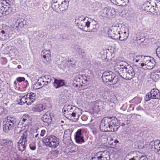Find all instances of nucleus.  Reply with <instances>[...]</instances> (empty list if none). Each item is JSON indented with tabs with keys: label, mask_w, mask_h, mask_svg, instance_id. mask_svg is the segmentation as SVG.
<instances>
[{
	"label": "nucleus",
	"mask_w": 160,
	"mask_h": 160,
	"mask_svg": "<svg viewBox=\"0 0 160 160\" xmlns=\"http://www.w3.org/2000/svg\"><path fill=\"white\" fill-rule=\"evenodd\" d=\"M120 121L115 117H107L103 118L100 123L99 129L97 138H100L103 136L102 132L117 131L120 126Z\"/></svg>",
	"instance_id": "obj_1"
},
{
	"label": "nucleus",
	"mask_w": 160,
	"mask_h": 160,
	"mask_svg": "<svg viewBox=\"0 0 160 160\" xmlns=\"http://www.w3.org/2000/svg\"><path fill=\"white\" fill-rule=\"evenodd\" d=\"M114 68V71L124 79L131 80L134 76L135 73L133 68L124 61H117Z\"/></svg>",
	"instance_id": "obj_2"
},
{
	"label": "nucleus",
	"mask_w": 160,
	"mask_h": 160,
	"mask_svg": "<svg viewBox=\"0 0 160 160\" xmlns=\"http://www.w3.org/2000/svg\"><path fill=\"white\" fill-rule=\"evenodd\" d=\"M63 109H64V112H67L69 114H71L73 118L75 119V121L78 120L82 113V110L80 108L74 106L65 105L64 106Z\"/></svg>",
	"instance_id": "obj_3"
},
{
	"label": "nucleus",
	"mask_w": 160,
	"mask_h": 160,
	"mask_svg": "<svg viewBox=\"0 0 160 160\" xmlns=\"http://www.w3.org/2000/svg\"><path fill=\"white\" fill-rule=\"evenodd\" d=\"M42 142L46 146L52 148H56L59 144L58 139L53 135L46 136L43 138Z\"/></svg>",
	"instance_id": "obj_4"
},
{
	"label": "nucleus",
	"mask_w": 160,
	"mask_h": 160,
	"mask_svg": "<svg viewBox=\"0 0 160 160\" xmlns=\"http://www.w3.org/2000/svg\"><path fill=\"white\" fill-rule=\"evenodd\" d=\"M16 119L13 117L8 116L3 121V130L4 132H7L13 129L16 124Z\"/></svg>",
	"instance_id": "obj_5"
},
{
	"label": "nucleus",
	"mask_w": 160,
	"mask_h": 160,
	"mask_svg": "<svg viewBox=\"0 0 160 160\" xmlns=\"http://www.w3.org/2000/svg\"><path fill=\"white\" fill-rule=\"evenodd\" d=\"M86 18L83 16H81L78 18V19H76V22L78 21L77 22L78 26L81 30L87 32L88 30V28L90 27L91 22L88 20L86 21Z\"/></svg>",
	"instance_id": "obj_6"
},
{
	"label": "nucleus",
	"mask_w": 160,
	"mask_h": 160,
	"mask_svg": "<svg viewBox=\"0 0 160 160\" xmlns=\"http://www.w3.org/2000/svg\"><path fill=\"white\" fill-rule=\"evenodd\" d=\"M115 73L111 71H107L102 74V80L103 82L107 86L112 85L113 79Z\"/></svg>",
	"instance_id": "obj_7"
},
{
	"label": "nucleus",
	"mask_w": 160,
	"mask_h": 160,
	"mask_svg": "<svg viewBox=\"0 0 160 160\" xmlns=\"http://www.w3.org/2000/svg\"><path fill=\"white\" fill-rule=\"evenodd\" d=\"M28 133L26 131H24L21 136L18 143V150L21 152L23 151L26 147L27 143Z\"/></svg>",
	"instance_id": "obj_8"
},
{
	"label": "nucleus",
	"mask_w": 160,
	"mask_h": 160,
	"mask_svg": "<svg viewBox=\"0 0 160 160\" xmlns=\"http://www.w3.org/2000/svg\"><path fill=\"white\" fill-rule=\"evenodd\" d=\"M110 159L109 153L106 150L98 152L94 157L92 158V160H109Z\"/></svg>",
	"instance_id": "obj_9"
},
{
	"label": "nucleus",
	"mask_w": 160,
	"mask_h": 160,
	"mask_svg": "<svg viewBox=\"0 0 160 160\" xmlns=\"http://www.w3.org/2000/svg\"><path fill=\"white\" fill-rule=\"evenodd\" d=\"M151 99H160V94L158 89H152L145 97L144 100H150Z\"/></svg>",
	"instance_id": "obj_10"
},
{
	"label": "nucleus",
	"mask_w": 160,
	"mask_h": 160,
	"mask_svg": "<svg viewBox=\"0 0 160 160\" xmlns=\"http://www.w3.org/2000/svg\"><path fill=\"white\" fill-rule=\"evenodd\" d=\"M10 28L8 26H6L5 30H0V40H5L9 39L11 36L12 33L10 32Z\"/></svg>",
	"instance_id": "obj_11"
},
{
	"label": "nucleus",
	"mask_w": 160,
	"mask_h": 160,
	"mask_svg": "<svg viewBox=\"0 0 160 160\" xmlns=\"http://www.w3.org/2000/svg\"><path fill=\"white\" fill-rule=\"evenodd\" d=\"M149 145L152 150L160 155V140H152L150 142Z\"/></svg>",
	"instance_id": "obj_12"
},
{
	"label": "nucleus",
	"mask_w": 160,
	"mask_h": 160,
	"mask_svg": "<svg viewBox=\"0 0 160 160\" xmlns=\"http://www.w3.org/2000/svg\"><path fill=\"white\" fill-rule=\"evenodd\" d=\"M82 131V129H80L78 130L76 132L75 139L76 143L78 144H82L85 142Z\"/></svg>",
	"instance_id": "obj_13"
},
{
	"label": "nucleus",
	"mask_w": 160,
	"mask_h": 160,
	"mask_svg": "<svg viewBox=\"0 0 160 160\" xmlns=\"http://www.w3.org/2000/svg\"><path fill=\"white\" fill-rule=\"evenodd\" d=\"M88 20L90 22L92 23L90 27V29L88 30V32H97L99 28V26L97 22L91 18H89Z\"/></svg>",
	"instance_id": "obj_14"
},
{
	"label": "nucleus",
	"mask_w": 160,
	"mask_h": 160,
	"mask_svg": "<svg viewBox=\"0 0 160 160\" xmlns=\"http://www.w3.org/2000/svg\"><path fill=\"white\" fill-rule=\"evenodd\" d=\"M62 65L63 66V67H71L75 68L76 66V62L72 58L69 60H66L62 61Z\"/></svg>",
	"instance_id": "obj_15"
},
{
	"label": "nucleus",
	"mask_w": 160,
	"mask_h": 160,
	"mask_svg": "<svg viewBox=\"0 0 160 160\" xmlns=\"http://www.w3.org/2000/svg\"><path fill=\"white\" fill-rule=\"evenodd\" d=\"M83 78V80L84 81H88L87 78L85 77V78L83 77V76H82L81 77H79L78 78H75L73 81L72 82V85L73 86L78 87V86H82V85L81 84V83H84V81H81V79Z\"/></svg>",
	"instance_id": "obj_16"
},
{
	"label": "nucleus",
	"mask_w": 160,
	"mask_h": 160,
	"mask_svg": "<svg viewBox=\"0 0 160 160\" xmlns=\"http://www.w3.org/2000/svg\"><path fill=\"white\" fill-rule=\"evenodd\" d=\"M12 142L8 139H2L0 140V145L5 146L6 148L7 151L12 148Z\"/></svg>",
	"instance_id": "obj_17"
},
{
	"label": "nucleus",
	"mask_w": 160,
	"mask_h": 160,
	"mask_svg": "<svg viewBox=\"0 0 160 160\" xmlns=\"http://www.w3.org/2000/svg\"><path fill=\"white\" fill-rule=\"evenodd\" d=\"M102 103V101H95L93 102L92 110L94 113H98L100 111L99 107L101 106Z\"/></svg>",
	"instance_id": "obj_18"
},
{
	"label": "nucleus",
	"mask_w": 160,
	"mask_h": 160,
	"mask_svg": "<svg viewBox=\"0 0 160 160\" xmlns=\"http://www.w3.org/2000/svg\"><path fill=\"white\" fill-rule=\"evenodd\" d=\"M46 85L45 83L44 82V81L42 77L39 78L37 80V82L33 85V88L35 89H37L42 88L43 86Z\"/></svg>",
	"instance_id": "obj_19"
},
{
	"label": "nucleus",
	"mask_w": 160,
	"mask_h": 160,
	"mask_svg": "<svg viewBox=\"0 0 160 160\" xmlns=\"http://www.w3.org/2000/svg\"><path fill=\"white\" fill-rule=\"evenodd\" d=\"M11 8L6 5L2 6L0 7V14L1 15H6L9 14L11 12Z\"/></svg>",
	"instance_id": "obj_20"
},
{
	"label": "nucleus",
	"mask_w": 160,
	"mask_h": 160,
	"mask_svg": "<svg viewBox=\"0 0 160 160\" xmlns=\"http://www.w3.org/2000/svg\"><path fill=\"white\" fill-rule=\"evenodd\" d=\"M54 79L53 85L55 88H58L65 85V83L64 80L56 78H54Z\"/></svg>",
	"instance_id": "obj_21"
},
{
	"label": "nucleus",
	"mask_w": 160,
	"mask_h": 160,
	"mask_svg": "<svg viewBox=\"0 0 160 160\" xmlns=\"http://www.w3.org/2000/svg\"><path fill=\"white\" fill-rule=\"evenodd\" d=\"M41 55L44 60L47 62L50 61L51 60V54L49 50H44L41 52Z\"/></svg>",
	"instance_id": "obj_22"
},
{
	"label": "nucleus",
	"mask_w": 160,
	"mask_h": 160,
	"mask_svg": "<svg viewBox=\"0 0 160 160\" xmlns=\"http://www.w3.org/2000/svg\"><path fill=\"white\" fill-rule=\"evenodd\" d=\"M52 8L53 10L56 12H58L60 11V6L57 0H52Z\"/></svg>",
	"instance_id": "obj_23"
},
{
	"label": "nucleus",
	"mask_w": 160,
	"mask_h": 160,
	"mask_svg": "<svg viewBox=\"0 0 160 160\" xmlns=\"http://www.w3.org/2000/svg\"><path fill=\"white\" fill-rule=\"evenodd\" d=\"M27 21L25 19L21 18L19 20H18L16 22V25H18L16 27L18 28H21L23 27L24 26L26 25Z\"/></svg>",
	"instance_id": "obj_24"
},
{
	"label": "nucleus",
	"mask_w": 160,
	"mask_h": 160,
	"mask_svg": "<svg viewBox=\"0 0 160 160\" xmlns=\"http://www.w3.org/2000/svg\"><path fill=\"white\" fill-rule=\"evenodd\" d=\"M72 131L71 129H68L66 130L64 132V134L63 136V142L66 143V138H67L68 139L70 138L71 134Z\"/></svg>",
	"instance_id": "obj_25"
},
{
	"label": "nucleus",
	"mask_w": 160,
	"mask_h": 160,
	"mask_svg": "<svg viewBox=\"0 0 160 160\" xmlns=\"http://www.w3.org/2000/svg\"><path fill=\"white\" fill-rule=\"evenodd\" d=\"M69 6V1L64 0L61 2L60 5V11L63 12L68 9Z\"/></svg>",
	"instance_id": "obj_26"
},
{
	"label": "nucleus",
	"mask_w": 160,
	"mask_h": 160,
	"mask_svg": "<svg viewBox=\"0 0 160 160\" xmlns=\"http://www.w3.org/2000/svg\"><path fill=\"white\" fill-rule=\"evenodd\" d=\"M36 94L35 93L33 92H31L28 93L26 95H24L22 98L20 99V100H22V99H25V100L28 99L30 100H35V96Z\"/></svg>",
	"instance_id": "obj_27"
},
{
	"label": "nucleus",
	"mask_w": 160,
	"mask_h": 160,
	"mask_svg": "<svg viewBox=\"0 0 160 160\" xmlns=\"http://www.w3.org/2000/svg\"><path fill=\"white\" fill-rule=\"evenodd\" d=\"M46 108V105L40 104L36 105L33 108L35 111L41 112L45 110Z\"/></svg>",
	"instance_id": "obj_28"
},
{
	"label": "nucleus",
	"mask_w": 160,
	"mask_h": 160,
	"mask_svg": "<svg viewBox=\"0 0 160 160\" xmlns=\"http://www.w3.org/2000/svg\"><path fill=\"white\" fill-rule=\"evenodd\" d=\"M42 120L43 122L48 124L52 121L51 117L50 115L46 114L43 116Z\"/></svg>",
	"instance_id": "obj_29"
},
{
	"label": "nucleus",
	"mask_w": 160,
	"mask_h": 160,
	"mask_svg": "<svg viewBox=\"0 0 160 160\" xmlns=\"http://www.w3.org/2000/svg\"><path fill=\"white\" fill-rule=\"evenodd\" d=\"M127 29V32L125 31L123 32L120 33V40L121 41L126 40L128 38L129 35L128 30Z\"/></svg>",
	"instance_id": "obj_30"
},
{
	"label": "nucleus",
	"mask_w": 160,
	"mask_h": 160,
	"mask_svg": "<svg viewBox=\"0 0 160 160\" xmlns=\"http://www.w3.org/2000/svg\"><path fill=\"white\" fill-rule=\"evenodd\" d=\"M29 116L28 115H24L22 117V121H20L19 123L22 124V125L25 127L26 125H28V122Z\"/></svg>",
	"instance_id": "obj_31"
},
{
	"label": "nucleus",
	"mask_w": 160,
	"mask_h": 160,
	"mask_svg": "<svg viewBox=\"0 0 160 160\" xmlns=\"http://www.w3.org/2000/svg\"><path fill=\"white\" fill-rule=\"evenodd\" d=\"M118 26L117 27V26H114L113 27V29L116 30L115 34V35L114 36H113L112 39L115 40L118 39H120L119 36H120V32L118 31Z\"/></svg>",
	"instance_id": "obj_32"
},
{
	"label": "nucleus",
	"mask_w": 160,
	"mask_h": 160,
	"mask_svg": "<svg viewBox=\"0 0 160 160\" xmlns=\"http://www.w3.org/2000/svg\"><path fill=\"white\" fill-rule=\"evenodd\" d=\"M129 0H114V2L116 4L118 5H126L128 4Z\"/></svg>",
	"instance_id": "obj_33"
},
{
	"label": "nucleus",
	"mask_w": 160,
	"mask_h": 160,
	"mask_svg": "<svg viewBox=\"0 0 160 160\" xmlns=\"http://www.w3.org/2000/svg\"><path fill=\"white\" fill-rule=\"evenodd\" d=\"M136 59V62H138L139 61H140V62H142V60H143L144 62H146V61L145 59L146 58H149L148 56H144L142 55H135Z\"/></svg>",
	"instance_id": "obj_34"
},
{
	"label": "nucleus",
	"mask_w": 160,
	"mask_h": 160,
	"mask_svg": "<svg viewBox=\"0 0 160 160\" xmlns=\"http://www.w3.org/2000/svg\"><path fill=\"white\" fill-rule=\"evenodd\" d=\"M152 1L150 2H147L146 3L143 4V6L144 7L145 10L148 12L150 10V8L152 7Z\"/></svg>",
	"instance_id": "obj_35"
},
{
	"label": "nucleus",
	"mask_w": 160,
	"mask_h": 160,
	"mask_svg": "<svg viewBox=\"0 0 160 160\" xmlns=\"http://www.w3.org/2000/svg\"><path fill=\"white\" fill-rule=\"evenodd\" d=\"M108 10H107L108 17V16H112L116 13L115 10L113 8H111L109 7H107Z\"/></svg>",
	"instance_id": "obj_36"
},
{
	"label": "nucleus",
	"mask_w": 160,
	"mask_h": 160,
	"mask_svg": "<svg viewBox=\"0 0 160 160\" xmlns=\"http://www.w3.org/2000/svg\"><path fill=\"white\" fill-rule=\"evenodd\" d=\"M108 10V9L107 7L104 8V9L100 12V14L104 18L108 17L107 10Z\"/></svg>",
	"instance_id": "obj_37"
},
{
	"label": "nucleus",
	"mask_w": 160,
	"mask_h": 160,
	"mask_svg": "<svg viewBox=\"0 0 160 160\" xmlns=\"http://www.w3.org/2000/svg\"><path fill=\"white\" fill-rule=\"evenodd\" d=\"M58 153L56 150L52 151L49 154V156H50V157L52 158L54 157H57Z\"/></svg>",
	"instance_id": "obj_38"
},
{
	"label": "nucleus",
	"mask_w": 160,
	"mask_h": 160,
	"mask_svg": "<svg viewBox=\"0 0 160 160\" xmlns=\"http://www.w3.org/2000/svg\"><path fill=\"white\" fill-rule=\"evenodd\" d=\"M115 30L113 29V27H112V29H110L108 31V36L111 38H112L113 36L114 35V33Z\"/></svg>",
	"instance_id": "obj_39"
},
{
	"label": "nucleus",
	"mask_w": 160,
	"mask_h": 160,
	"mask_svg": "<svg viewBox=\"0 0 160 160\" xmlns=\"http://www.w3.org/2000/svg\"><path fill=\"white\" fill-rule=\"evenodd\" d=\"M113 78H114L113 79L112 85L116 84L120 80L119 77L115 74L113 76Z\"/></svg>",
	"instance_id": "obj_40"
},
{
	"label": "nucleus",
	"mask_w": 160,
	"mask_h": 160,
	"mask_svg": "<svg viewBox=\"0 0 160 160\" xmlns=\"http://www.w3.org/2000/svg\"><path fill=\"white\" fill-rule=\"evenodd\" d=\"M155 5V8H157V12H158L160 14V1L155 2L154 3Z\"/></svg>",
	"instance_id": "obj_41"
},
{
	"label": "nucleus",
	"mask_w": 160,
	"mask_h": 160,
	"mask_svg": "<svg viewBox=\"0 0 160 160\" xmlns=\"http://www.w3.org/2000/svg\"><path fill=\"white\" fill-rule=\"evenodd\" d=\"M154 3H155L152 2V7L151 8H150V10L148 11L152 13H154V12H157V8H155V5L154 4Z\"/></svg>",
	"instance_id": "obj_42"
},
{
	"label": "nucleus",
	"mask_w": 160,
	"mask_h": 160,
	"mask_svg": "<svg viewBox=\"0 0 160 160\" xmlns=\"http://www.w3.org/2000/svg\"><path fill=\"white\" fill-rule=\"evenodd\" d=\"M20 102H19L18 104L20 105H22L25 103H27V105H31L32 103L34 102V101H31V102H27V101H25V102H23V101H20Z\"/></svg>",
	"instance_id": "obj_43"
},
{
	"label": "nucleus",
	"mask_w": 160,
	"mask_h": 160,
	"mask_svg": "<svg viewBox=\"0 0 160 160\" xmlns=\"http://www.w3.org/2000/svg\"><path fill=\"white\" fill-rule=\"evenodd\" d=\"M33 138L34 139L35 141H40L41 139L40 137L39 136L38 133H35L33 135Z\"/></svg>",
	"instance_id": "obj_44"
},
{
	"label": "nucleus",
	"mask_w": 160,
	"mask_h": 160,
	"mask_svg": "<svg viewBox=\"0 0 160 160\" xmlns=\"http://www.w3.org/2000/svg\"><path fill=\"white\" fill-rule=\"evenodd\" d=\"M152 58V60H151V63L150 64H148V66H149L151 67V69L152 68L154 67L156 63V62L155 61V60L154 58Z\"/></svg>",
	"instance_id": "obj_45"
},
{
	"label": "nucleus",
	"mask_w": 160,
	"mask_h": 160,
	"mask_svg": "<svg viewBox=\"0 0 160 160\" xmlns=\"http://www.w3.org/2000/svg\"><path fill=\"white\" fill-rule=\"evenodd\" d=\"M30 149L32 150H35L36 149V144L35 143H32L29 145Z\"/></svg>",
	"instance_id": "obj_46"
},
{
	"label": "nucleus",
	"mask_w": 160,
	"mask_h": 160,
	"mask_svg": "<svg viewBox=\"0 0 160 160\" xmlns=\"http://www.w3.org/2000/svg\"><path fill=\"white\" fill-rule=\"evenodd\" d=\"M47 81H46V84H48V83H50L51 80L52 78L49 75H45Z\"/></svg>",
	"instance_id": "obj_47"
},
{
	"label": "nucleus",
	"mask_w": 160,
	"mask_h": 160,
	"mask_svg": "<svg viewBox=\"0 0 160 160\" xmlns=\"http://www.w3.org/2000/svg\"><path fill=\"white\" fill-rule=\"evenodd\" d=\"M6 114V113H5V110L3 107L0 106V116H4Z\"/></svg>",
	"instance_id": "obj_48"
},
{
	"label": "nucleus",
	"mask_w": 160,
	"mask_h": 160,
	"mask_svg": "<svg viewBox=\"0 0 160 160\" xmlns=\"http://www.w3.org/2000/svg\"><path fill=\"white\" fill-rule=\"evenodd\" d=\"M16 81L19 82H21L22 81H25V78L23 77H18L16 78Z\"/></svg>",
	"instance_id": "obj_49"
},
{
	"label": "nucleus",
	"mask_w": 160,
	"mask_h": 160,
	"mask_svg": "<svg viewBox=\"0 0 160 160\" xmlns=\"http://www.w3.org/2000/svg\"><path fill=\"white\" fill-rule=\"evenodd\" d=\"M156 54L158 58H160V46L158 47L156 49Z\"/></svg>",
	"instance_id": "obj_50"
},
{
	"label": "nucleus",
	"mask_w": 160,
	"mask_h": 160,
	"mask_svg": "<svg viewBox=\"0 0 160 160\" xmlns=\"http://www.w3.org/2000/svg\"><path fill=\"white\" fill-rule=\"evenodd\" d=\"M136 58L135 55H133L132 57H131L130 60L131 62L133 63H135L136 62Z\"/></svg>",
	"instance_id": "obj_51"
},
{
	"label": "nucleus",
	"mask_w": 160,
	"mask_h": 160,
	"mask_svg": "<svg viewBox=\"0 0 160 160\" xmlns=\"http://www.w3.org/2000/svg\"><path fill=\"white\" fill-rule=\"evenodd\" d=\"M29 84L28 81L27 80H25L23 82V88L25 89H27L28 88V85Z\"/></svg>",
	"instance_id": "obj_52"
},
{
	"label": "nucleus",
	"mask_w": 160,
	"mask_h": 160,
	"mask_svg": "<svg viewBox=\"0 0 160 160\" xmlns=\"http://www.w3.org/2000/svg\"><path fill=\"white\" fill-rule=\"evenodd\" d=\"M149 58H146L145 59V60L146 61V62H147V64H150L151 63V59H150V57L148 56Z\"/></svg>",
	"instance_id": "obj_53"
},
{
	"label": "nucleus",
	"mask_w": 160,
	"mask_h": 160,
	"mask_svg": "<svg viewBox=\"0 0 160 160\" xmlns=\"http://www.w3.org/2000/svg\"><path fill=\"white\" fill-rule=\"evenodd\" d=\"M46 133V131L44 130H41L40 136L41 137H43L44 135Z\"/></svg>",
	"instance_id": "obj_54"
},
{
	"label": "nucleus",
	"mask_w": 160,
	"mask_h": 160,
	"mask_svg": "<svg viewBox=\"0 0 160 160\" xmlns=\"http://www.w3.org/2000/svg\"><path fill=\"white\" fill-rule=\"evenodd\" d=\"M98 131H97L96 130H94L92 131V133L96 137H97V135H98Z\"/></svg>",
	"instance_id": "obj_55"
},
{
	"label": "nucleus",
	"mask_w": 160,
	"mask_h": 160,
	"mask_svg": "<svg viewBox=\"0 0 160 160\" xmlns=\"http://www.w3.org/2000/svg\"><path fill=\"white\" fill-rule=\"evenodd\" d=\"M78 51L79 52H81L80 55H82V57H83L84 56V52L83 51H82V50L80 48L79 49Z\"/></svg>",
	"instance_id": "obj_56"
},
{
	"label": "nucleus",
	"mask_w": 160,
	"mask_h": 160,
	"mask_svg": "<svg viewBox=\"0 0 160 160\" xmlns=\"http://www.w3.org/2000/svg\"><path fill=\"white\" fill-rule=\"evenodd\" d=\"M83 121H85L88 119V118L86 116H82L81 117Z\"/></svg>",
	"instance_id": "obj_57"
},
{
	"label": "nucleus",
	"mask_w": 160,
	"mask_h": 160,
	"mask_svg": "<svg viewBox=\"0 0 160 160\" xmlns=\"http://www.w3.org/2000/svg\"><path fill=\"white\" fill-rule=\"evenodd\" d=\"M142 98H140L139 97H136L134 98L132 100H142Z\"/></svg>",
	"instance_id": "obj_58"
},
{
	"label": "nucleus",
	"mask_w": 160,
	"mask_h": 160,
	"mask_svg": "<svg viewBox=\"0 0 160 160\" xmlns=\"http://www.w3.org/2000/svg\"><path fill=\"white\" fill-rule=\"evenodd\" d=\"M3 60V64H5L7 62V60L5 58H2L1 59V61Z\"/></svg>",
	"instance_id": "obj_59"
},
{
	"label": "nucleus",
	"mask_w": 160,
	"mask_h": 160,
	"mask_svg": "<svg viewBox=\"0 0 160 160\" xmlns=\"http://www.w3.org/2000/svg\"><path fill=\"white\" fill-rule=\"evenodd\" d=\"M42 78H43V81H44V82L45 83V84H46V85H47L48 84H46V81H47L46 78H45V75L44 76H42Z\"/></svg>",
	"instance_id": "obj_60"
},
{
	"label": "nucleus",
	"mask_w": 160,
	"mask_h": 160,
	"mask_svg": "<svg viewBox=\"0 0 160 160\" xmlns=\"http://www.w3.org/2000/svg\"><path fill=\"white\" fill-rule=\"evenodd\" d=\"M24 160H38L37 159H36L34 158H27L26 159H25Z\"/></svg>",
	"instance_id": "obj_61"
},
{
	"label": "nucleus",
	"mask_w": 160,
	"mask_h": 160,
	"mask_svg": "<svg viewBox=\"0 0 160 160\" xmlns=\"http://www.w3.org/2000/svg\"><path fill=\"white\" fill-rule=\"evenodd\" d=\"M6 2L7 3L9 4V3H11V2L12 1V0H5Z\"/></svg>",
	"instance_id": "obj_62"
},
{
	"label": "nucleus",
	"mask_w": 160,
	"mask_h": 160,
	"mask_svg": "<svg viewBox=\"0 0 160 160\" xmlns=\"http://www.w3.org/2000/svg\"><path fill=\"white\" fill-rule=\"evenodd\" d=\"M114 142L116 144V143H118L119 141L118 140L115 139L114 140Z\"/></svg>",
	"instance_id": "obj_63"
},
{
	"label": "nucleus",
	"mask_w": 160,
	"mask_h": 160,
	"mask_svg": "<svg viewBox=\"0 0 160 160\" xmlns=\"http://www.w3.org/2000/svg\"><path fill=\"white\" fill-rule=\"evenodd\" d=\"M146 64H145L144 63H141V66L142 67L144 66H146Z\"/></svg>",
	"instance_id": "obj_64"
}]
</instances>
